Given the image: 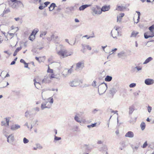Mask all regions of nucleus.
I'll return each instance as SVG.
<instances>
[{
  "instance_id": "nucleus-34",
  "label": "nucleus",
  "mask_w": 154,
  "mask_h": 154,
  "mask_svg": "<svg viewBox=\"0 0 154 154\" xmlns=\"http://www.w3.org/2000/svg\"><path fill=\"white\" fill-rule=\"evenodd\" d=\"M47 33V32L46 31H42L41 32V33L40 35V37H42L43 36L45 35Z\"/></svg>"
},
{
  "instance_id": "nucleus-58",
  "label": "nucleus",
  "mask_w": 154,
  "mask_h": 154,
  "mask_svg": "<svg viewBox=\"0 0 154 154\" xmlns=\"http://www.w3.org/2000/svg\"><path fill=\"white\" fill-rule=\"evenodd\" d=\"M97 143L98 144H102L103 143V142L101 140H98Z\"/></svg>"
},
{
  "instance_id": "nucleus-28",
  "label": "nucleus",
  "mask_w": 154,
  "mask_h": 154,
  "mask_svg": "<svg viewBox=\"0 0 154 154\" xmlns=\"http://www.w3.org/2000/svg\"><path fill=\"white\" fill-rule=\"evenodd\" d=\"M145 127L146 125L145 123L143 122H142L140 125V127L141 128V130L142 131L143 130L145 129Z\"/></svg>"
},
{
  "instance_id": "nucleus-22",
  "label": "nucleus",
  "mask_w": 154,
  "mask_h": 154,
  "mask_svg": "<svg viewBox=\"0 0 154 154\" xmlns=\"http://www.w3.org/2000/svg\"><path fill=\"white\" fill-rule=\"evenodd\" d=\"M50 82L48 77H45L42 80V83H49Z\"/></svg>"
},
{
  "instance_id": "nucleus-42",
  "label": "nucleus",
  "mask_w": 154,
  "mask_h": 154,
  "mask_svg": "<svg viewBox=\"0 0 154 154\" xmlns=\"http://www.w3.org/2000/svg\"><path fill=\"white\" fill-rule=\"evenodd\" d=\"M29 140L28 139H26V137H24L23 139V142L24 143L26 144L28 143Z\"/></svg>"
},
{
  "instance_id": "nucleus-50",
  "label": "nucleus",
  "mask_w": 154,
  "mask_h": 154,
  "mask_svg": "<svg viewBox=\"0 0 154 154\" xmlns=\"http://www.w3.org/2000/svg\"><path fill=\"white\" fill-rule=\"evenodd\" d=\"M147 145H148V144H147V141H146L143 144V146L142 147L143 148H146L147 146Z\"/></svg>"
},
{
  "instance_id": "nucleus-8",
  "label": "nucleus",
  "mask_w": 154,
  "mask_h": 154,
  "mask_svg": "<svg viewBox=\"0 0 154 154\" xmlns=\"http://www.w3.org/2000/svg\"><path fill=\"white\" fill-rule=\"evenodd\" d=\"M144 38L147 39L150 37H152L154 36V32H147L144 34Z\"/></svg>"
},
{
  "instance_id": "nucleus-35",
  "label": "nucleus",
  "mask_w": 154,
  "mask_h": 154,
  "mask_svg": "<svg viewBox=\"0 0 154 154\" xmlns=\"http://www.w3.org/2000/svg\"><path fill=\"white\" fill-rule=\"evenodd\" d=\"M136 12L137 14L138 17V18L137 19V22H135V23H137L139 22V20H140V12H139V11H136Z\"/></svg>"
},
{
  "instance_id": "nucleus-36",
  "label": "nucleus",
  "mask_w": 154,
  "mask_h": 154,
  "mask_svg": "<svg viewBox=\"0 0 154 154\" xmlns=\"http://www.w3.org/2000/svg\"><path fill=\"white\" fill-rule=\"evenodd\" d=\"M61 139V138L60 137H58L55 135L54 136V142H55V141L59 140Z\"/></svg>"
},
{
  "instance_id": "nucleus-11",
  "label": "nucleus",
  "mask_w": 154,
  "mask_h": 154,
  "mask_svg": "<svg viewBox=\"0 0 154 154\" xmlns=\"http://www.w3.org/2000/svg\"><path fill=\"white\" fill-rule=\"evenodd\" d=\"M144 82L147 85H150L154 83V81L152 79H148L145 80Z\"/></svg>"
},
{
  "instance_id": "nucleus-5",
  "label": "nucleus",
  "mask_w": 154,
  "mask_h": 154,
  "mask_svg": "<svg viewBox=\"0 0 154 154\" xmlns=\"http://www.w3.org/2000/svg\"><path fill=\"white\" fill-rule=\"evenodd\" d=\"M57 54L61 57L63 58L67 56V51L64 49H61L60 51L57 52Z\"/></svg>"
},
{
  "instance_id": "nucleus-61",
  "label": "nucleus",
  "mask_w": 154,
  "mask_h": 154,
  "mask_svg": "<svg viewBox=\"0 0 154 154\" xmlns=\"http://www.w3.org/2000/svg\"><path fill=\"white\" fill-rule=\"evenodd\" d=\"M44 7H43V6L41 5L39 6V9L40 10H42L43 9Z\"/></svg>"
},
{
  "instance_id": "nucleus-63",
  "label": "nucleus",
  "mask_w": 154,
  "mask_h": 154,
  "mask_svg": "<svg viewBox=\"0 0 154 154\" xmlns=\"http://www.w3.org/2000/svg\"><path fill=\"white\" fill-rule=\"evenodd\" d=\"M115 133L116 135H118L119 134V130H116V132Z\"/></svg>"
},
{
  "instance_id": "nucleus-17",
  "label": "nucleus",
  "mask_w": 154,
  "mask_h": 154,
  "mask_svg": "<svg viewBox=\"0 0 154 154\" xmlns=\"http://www.w3.org/2000/svg\"><path fill=\"white\" fill-rule=\"evenodd\" d=\"M110 9L109 6L105 5L102 8L100 11H108Z\"/></svg>"
},
{
  "instance_id": "nucleus-56",
  "label": "nucleus",
  "mask_w": 154,
  "mask_h": 154,
  "mask_svg": "<svg viewBox=\"0 0 154 154\" xmlns=\"http://www.w3.org/2000/svg\"><path fill=\"white\" fill-rule=\"evenodd\" d=\"M84 148H85L86 150H87L88 149V146L87 145H85L84 146Z\"/></svg>"
},
{
  "instance_id": "nucleus-37",
  "label": "nucleus",
  "mask_w": 154,
  "mask_h": 154,
  "mask_svg": "<svg viewBox=\"0 0 154 154\" xmlns=\"http://www.w3.org/2000/svg\"><path fill=\"white\" fill-rule=\"evenodd\" d=\"M17 5H19L21 7H22L23 8L24 7V5L22 3V2L20 1H17Z\"/></svg>"
},
{
  "instance_id": "nucleus-1",
  "label": "nucleus",
  "mask_w": 154,
  "mask_h": 154,
  "mask_svg": "<svg viewBox=\"0 0 154 154\" xmlns=\"http://www.w3.org/2000/svg\"><path fill=\"white\" fill-rule=\"evenodd\" d=\"M45 101L43 102L41 105V109L43 110L45 108H50L54 102L53 98L49 97L47 99H44Z\"/></svg>"
},
{
  "instance_id": "nucleus-40",
  "label": "nucleus",
  "mask_w": 154,
  "mask_h": 154,
  "mask_svg": "<svg viewBox=\"0 0 154 154\" xmlns=\"http://www.w3.org/2000/svg\"><path fill=\"white\" fill-rule=\"evenodd\" d=\"M149 29L150 32H153L154 29V25H152L149 28Z\"/></svg>"
},
{
  "instance_id": "nucleus-51",
  "label": "nucleus",
  "mask_w": 154,
  "mask_h": 154,
  "mask_svg": "<svg viewBox=\"0 0 154 154\" xmlns=\"http://www.w3.org/2000/svg\"><path fill=\"white\" fill-rule=\"evenodd\" d=\"M33 110L37 112H38L39 111V108L38 107H36L33 109Z\"/></svg>"
},
{
  "instance_id": "nucleus-41",
  "label": "nucleus",
  "mask_w": 154,
  "mask_h": 154,
  "mask_svg": "<svg viewBox=\"0 0 154 154\" xmlns=\"http://www.w3.org/2000/svg\"><path fill=\"white\" fill-rule=\"evenodd\" d=\"M24 126H26L27 127V128L29 129L30 128V129H31L33 127L32 125V124L31 125V127H29V125H28V122H26L25 125H24Z\"/></svg>"
},
{
  "instance_id": "nucleus-4",
  "label": "nucleus",
  "mask_w": 154,
  "mask_h": 154,
  "mask_svg": "<svg viewBox=\"0 0 154 154\" xmlns=\"http://www.w3.org/2000/svg\"><path fill=\"white\" fill-rule=\"evenodd\" d=\"M80 82L81 83H82V81L78 79H75L70 82L69 84L71 87H76L79 85Z\"/></svg>"
},
{
  "instance_id": "nucleus-64",
  "label": "nucleus",
  "mask_w": 154,
  "mask_h": 154,
  "mask_svg": "<svg viewBox=\"0 0 154 154\" xmlns=\"http://www.w3.org/2000/svg\"><path fill=\"white\" fill-rule=\"evenodd\" d=\"M114 28L115 29L114 30H116L118 31V30L119 29V27H115Z\"/></svg>"
},
{
  "instance_id": "nucleus-25",
  "label": "nucleus",
  "mask_w": 154,
  "mask_h": 154,
  "mask_svg": "<svg viewBox=\"0 0 154 154\" xmlns=\"http://www.w3.org/2000/svg\"><path fill=\"white\" fill-rule=\"evenodd\" d=\"M112 79V77L111 76L107 75L105 78V81L106 82H110Z\"/></svg>"
},
{
  "instance_id": "nucleus-23",
  "label": "nucleus",
  "mask_w": 154,
  "mask_h": 154,
  "mask_svg": "<svg viewBox=\"0 0 154 154\" xmlns=\"http://www.w3.org/2000/svg\"><path fill=\"white\" fill-rule=\"evenodd\" d=\"M22 49V48L21 47H19L17 48L15 51L14 52L13 54V56H16L17 54V53L20 50Z\"/></svg>"
},
{
  "instance_id": "nucleus-12",
  "label": "nucleus",
  "mask_w": 154,
  "mask_h": 154,
  "mask_svg": "<svg viewBox=\"0 0 154 154\" xmlns=\"http://www.w3.org/2000/svg\"><path fill=\"white\" fill-rule=\"evenodd\" d=\"M134 134L133 132L131 131L128 132L125 134V137H127L132 138L134 137Z\"/></svg>"
},
{
  "instance_id": "nucleus-55",
  "label": "nucleus",
  "mask_w": 154,
  "mask_h": 154,
  "mask_svg": "<svg viewBox=\"0 0 154 154\" xmlns=\"http://www.w3.org/2000/svg\"><path fill=\"white\" fill-rule=\"evenodd\" d=\"M20 62L21 63H23L24 64H26V62H25V61L23 59H21L20 60Z\"/></svg>"
},
{
  "instance_id": "nucleus-19",
  "label": "nucleus",
  "mask_w": 154,
  "mask_h": 154,
  "mask_svg": "<svg viewBox=\"0 0 154 154\" xmlns=\"http://www.w3.org/2000/svg\"><path fill=\"white\" fill-rule=\"evenodd\" d=\"M56 7L55 4L54 3H52L50 5V7H49V11H52L54 8Z\"/></svg>"
},
{
  "instance_id": "nucleus-60",
  "label": "nucleus",
  "mask_w": 154,
  "mask_h": 154,
  "mask_svg": "<svg viewBox=\"0 0 154 154\" xmlns=\"http://www.w3.org/2000/svg\"><path fill=\"white\" fill-rule=\"evenodd\" d=\"M117 112H118V111L116 110V111L112 110L111 111V112L113 113H116L117 114V115H118V113H117Z\"/></svg>"
},
{
  "instance_id": "nucleus-46",
  "label": "nucleus",
  "mask_w": 154,
  "mask_h": 154,
  "mask_svg": "<svg viewBox=\"0 0 154 154\" xmlns=\"http://www.w3.org/2000/svg\"><path fill=\"white\" fill-rule=\"evenodd\" d=\"M5 119H6V124H7V126H8L10 119H9V118H5Z\"/></svg>"
},
{
  "instance_id": "nucleus-62",
  "label": "nucleus",
  "mask_w": 154,
  "mask_h": 154,
  "mask_svg": "<svg viewBox=\"0 0 154 154\" xmlns=\"http://www.w3.org/2000/svg\"><path fill=\"white\" fill-rule=\"evenodd\" d=\"M4 52L8 54V55H9L11 54V53H9L8 52V51H4Z\"/></svg>"
},
{
  "instance_id": "nucleus-6",
  "label": "nucleus",
  "mask_w": 154,
  "mask_h": 154,
  "mask_svg": "<svg viewBox=\"0 0 154 154\" xmlns=\"http://www.w3.org/2000/svg\"><path fill=\"white\" fill-rule=\"evenodd\" d=\"M84 67V63L83 61H79L76 64L75 70H78L80 69H82Z\"/></svg>"
},
{
  "instance_id": "nucleus-10",
  "label": "nucleus",
  "mask_w": 154,
  "mask_h": 154,
  "mask_svg": "<svg viewBox=\"0 0 154 154\" xmlns=\"http://www.w3.org/2000/svg\"><path fill=\"white\" fill-rule=\"evenodd\" d=\"M111 35L114 38L117 39V37L119 35V32L116 30H112L111 32Z\"/></svg>"
},
{
  "instance_id": "nucleus-14",
  "label": "nucleus",
  "mask_w": 154,
  "mask_h": 154,
  "mask_svg": "<svg viewBox=\"0 0 154 154\" xmlns=\"http://www.w3.org/2000/svg\"><path fill=\"white\" fill-rule=\"evenodd\" d=\"M20 128V125L17 124H15L11 125V129L12 130H16Z\"/></svg>"
},
{
  "instance_id": "nucleus-30",
  "label": "nucleus",
  "mask_w": 154,
  "mask_h": 154,
  "mask_svg": "<svg viewBox=\"0 0 154 154\" xmlns=\"http://www.w3.org/2000/svg\"><path fill=\"white\" fill-rule=\"evenodd\" d=\"M83 48L85 49L86 48L88 50H91V47L89 45H83Z\"/></svg>"
},
{
  "instance_id": "nucleus-48",
  "label": "nucleus",
  "mask_w": 154,
  "mask_h": 154,
  "mask_svg": "<svg viewBox=\"0 0 154 154\" xmlns=\"http://www.w3.org/2000/svg\"><path fill=\"white\" fill-rule=\"evenodd\" d=\"M38 30H34V31L32 32V34H31V36L33 35V34H35V35L38 32Z\"/></svg>"
},
{
  "instance_id": "nucleus-21",
  "label": "nucleus",
  "mask_w": 154,
  "mask_h": 154,
  "mask_svg": "<svg viewBox=\"0 0 154 154\" xmlns=\"http://www.w3.org/2000/svg\"><path fill=\"white\" fill-rule=\"evenodd\" d=\"M34 84L36 88L37 89H38L39 88H40V84L38 82H37L35 79H34Z\"/></svg>"
},
{
  "instance_id": "nucleus-29",
  "label": "nucleus",
  "mask_w": 154,
  "mask_h": 154,
  "mask_svg": "<svg viewBox=\"0 0 154 154\" xmlns=\"http://www.w3.org/2000/svg\"><path fill=\"white\" fill-rule=\"evenodd\" d=\"M134 110V108L133 106H131L129 108V114H131Z\"/></svg>"
},
{
  "instance_id": "nucleus-49",
  "label": "nucleus",
  "mask_w": 154,
  "mask_h": 154,
  "mask_svg": "<svg viewBox=\"0 0 154 154\" xmlns=\"http://www.w3.org/2000/svg\"><path fill=\"white\" fill-rule=\"evenodd\" d=\"M152 109V108L151 106H148V111L149 112V113H150Z\"/></svg>"
},
{
  "instance_id": "nucleus-45",
  "label": "nucleus",
  "mask_w": 154,
  "mask_h": 154,
  "mask_svg": "<svg viewBox=\"0 0 154 154\" xmlns=\"http://www.w3.org/2000/svg\"><path fill=\"white\" fill-rule=\"evenodd\" d=\"M136 86V84L135 83H132L129 85V87L130 88H134Z\"/></svg>"
},
{
  "instance_id": "nucleus-16",
  "label": "nucleus",
  "mask_w": 154,
  "mask_h": 154,
  "mask_svg": "<svg viewBox=\"0 0 154 154\" xmlns=\"http://www.w3.org/2000/svg\"><path fill=\"white\" fill-rule=\"evenodd\" d=\"M13 2H11L10 1L8 2V4L9 6L11 7L12 8H16L17 5V2L13 3Z\"/></svg>"
},
{
  "instance_id": "nucleus-54",
  "label": "nucleus",
  "mask_w": 154,
  "mask_h": 154,
  "mask_svg": "<svg viewBox=\"0 0 154 154\" xmlns=\"http://www.w3.org/2000/svg\"><path fill=\"white\" fill-rule=\"evenodd\" d=\"M54 74H53V73L51 74L50 75H49V76H50V79L54 78Z\"/></svg>"
},
{
  "instance_id": "nucleus-27",
  "label": "nucleus",
  "mask_w": 154,
  "mask_h": 154,
  "mask_svg": "<svg viewBox=\"0 0 154 154\" xmlns=\"http://www.w3.org/2000/svg\"><path fill=\"white\" fill-rule=\"evenodd\" d=\"M117 91L116 89L114 88H111L109 91L110 93L112 94H114Z\"/></svg>"
},
{
  "instance_id": "nucleus-32",
  "label": "nucleus",
  "mask_w": 154,
  "mask_h": 154,
  "mask_svg": "<svg viewBox=\"0 0 154 154\" xmlns=\"http://www.w3.org/2000/svg\"><path fill=\"white\" fill-rule=\"evenodd\" d=\"M138 32H135L133 31L131 33V37H136V36L138 34Z\"/></svg>"
},
{
  "instance_id": "nucleus-38",
  "label": "nucleus",
  "mask_w": 154,
  "mask_h": 154,
  "mask_svg": "<svg viewBox=\"0 0 154 154\" xmlns=\"http://www.w3.org/2000/svg\"><path fill=\"white\" fill-rule=\"evenodd\" d=\"M117 50V48H115L114 49H112V50L111 51L109 52V54L110 55H112L113 54L114 52H115Z\"/></svg>"
},
{
  "instance_id": "nucleus-26",
  "label": "nucleus",
  "mask_w": 154,
  "mask_h": 154,
  "mask_svg": "<svg viewBox=\"0 0 154 154\" xmlns=\"http://www.w3.org/2000/svg\"><path fill=\"white\" fill-rule=\"evenodd\" d=\"M126 8L123 6H117L116 10L118 11H122L125 9Z\"/></svg>"
},
{
  "instance_id": "nucleus-33",
  "label": "nucleus",
  "mask_w": 154,
  "mask_h": 154,
  "mask_svg": "<svg viewBox=\"0 0 154 154\" xmlns=\"http://www.w3.org/2000/svg\"><path fill=\"white\" fill-rule=\"evenodd\" d=\"M35 145L36 146L37 148H38L40 149L43 148L42 146L39 143H36L35 144Z\"/></svg>"
},
{
  "instance_id": "nucleus-43",
  "label": "nucleus",
  "mask_w": 154,
  "mask_h": 154,
  "mask_svg": "<svg viewBox=\"0 0 154 154\" xmlns=\"http://www.w3.org/2000/svg\"><path fill=\"white\" fill-rule=\"evenodd\" d=\"M75 120L78 122H81L79 118L77 116H75L74 118Z\"/></svg>"
},
{
  "instance_id": "nucleus-15",
  "label": "nucleus",
  "mask_w": 154,
  "mask_h": 154,
  "mask_svg": "<svg viewBox=\"0 0 154 154\" xmlns=\"http://www.w3.org/2000/svg\"><path fill=\"white\" fill-rule=\"evenodd\" d=\"M91 6V5H82L79 8V10L80 11H84L86 8Z\"/></svg>"
},
{
  "instance_id": "nucleus-2",
  "label": "nucleus",
  "mask_w": 154,
  "mask_h": 154,
  "mask_svg": "<svg viewBox=\"0 0 154 154\" xmlns=\"http://www.w3.org/2000/svg\"><path fill=\"white\" fill-rule=\"evenodd\" d=\"M107 88V85L106 84L103 82L100 85L98 86V92L100 95H102L105 92Z\"/></svg>"
},
{
  "instance_id": "nucleus-53",
  "label": "nucleus",
  "mask_w": 154,
  "mask_h": 154,
  "mask_svg": "<svg viewBox=\"0 0 154 154\" xmlns=\"http://www.w3.org/2000/svg\"><path fill=\"white\" fill-rule=\"evenodd\" d=\"M96 81H94L93 83H92V86L94 87H95L97 86L96 84Z\"/></svg>"
},
{
  "instance_id": "nucleus-44",
  "label": "nucleus",
  "mask_w": 154,
  "mask_h": 154,
  "mask_svg": "<svg viewBox=\"0 0 154 154\" xmlns=\"http://www.w3.org/2000/svg\"><path fill=\"white\" fill-rule=\"evenodd\" d=\"M73 67V66H72L71 67V68H70L68 70V74H71L72 72H73V69H72Z\"/></svg>"
},
{
  "instance_id": "nucleus-9",
  "label": "nucleus",
  "mask_w": 154,
  "mask_h": 154,
  "mask_svg": "<svg viewBox=\"0 0 154 154\" xmlns=\"http://www.w3.org/2000/svg\"><path fill=\"white\" fill-rule=\"evenodd\" d=\"M119 58L125 59L127 57V55L125 51H122L118 53L117 54Z\"/></svg>"
},
{
  "instance_id": "nucleus-24",
  "label": "nucleus",
  "mask_w": 154,
  "mask_h": 154,
  "mask_svg": "<svg viewBox=\"0 0 154 154\" xmlns=\"http://www.w3.org/2000/svg\"><path fill=\"white\" fill-rule=\"evenodd\" d=\"M131 147L133 151H135V150H137L138 149L139 147V145H137L135 146H134L133 145H131Z\"/></svg>"
},
{
  "instance_id": "nucleus-18",
  "label": "nucleus",
  "mask_w": 154,
  "mask_h": 154,
  "mask_svg": "<svg viewBox=\"0 0 154 154\" xmlns=\"http://www.w3.org/2000/svg\"><path fill=\"white\" fill-rule=\"evenodd\" d=\"M10 11V9L9 8L5 9L4 11H3L2 14H1L2 17H3L4 15L5 14H7L9 13Z\"/></svg>"
},
{
  "instance_id": "nucleus-7",
  "label": "nucleus",
  "mask_w": 154,
  "mask_h": 154,
  "mask_svg": "<svg viewBox=\"0 0 154 154\" xmlns=\"http://www.w3.org/2000/svg\"><path fill=\"white\" fill-rule=\"evenodd\" d=\"M7 141L11 144H12L14 140V138L13 134H11L7 137Z\"/></svg>"
},
{
  "instance_id": "nucleus-47",
  "label": "nucleus",
  "mask_w": 154,
  "mask_h": 154,
  "mask_svg": "<svg viewBox=\"0 0 154 154\" xmlns=\"http://www.w3.org/2000/svg\"><path fill=\"white\" fill-rule=\"evenodd\" d=\"M47 72H50L53 73L54 72L53 70L52 69H51L49 68V67H48V69L47 70Z\"/></svg>"
},
{
  "instance_id": "nucleus-52",
  "label": "nucleus",
  "mask_w": 154,
  "mask_h": 154,
  "mask_svg": "<svg viewBox=\"0 0 154 154\" xmlns=\"http://www.w3.org/2000/svg\"><path fill=\"white\" fill-rule=\"evenodd\" d=\"M50 3V2H46L44 3L45 6L44 7H45Z\"/></svg>"
},
{
  "instance_id": "nucleus-59",
  "label": "nucleus",
  "mask_w": 154,
  "mask_h": 154,
  "mask_svg": "<svg viewBox=\"0 0 154 154\" xmlns=\"http://www.w3.org/2000/svg\"><path fill=\"white\" fill-rule=\"evenodd\" d=\"M98 111V110L97 109H94L93 111V112L94 113H96L97 111Z\"/></svg>"
},
{
  "instance_id": "nucleus-3",
  "label": "nucleus",
  "mask_w": 154,
  "mask_h": 154,
  "mask_svg": "<svg viewBox=\"0 0 154 154\" xmlns=\"http://www.w3.org/2000/svg\"><path fill=\"white\" fill-rule=\"evenodd\" d=\"M91 13L92 15L95 16L97 15H99L101 14V11L98 9L97 6H94L91 8Z\"/></svg>"
},
{
  "instance_id": "nucleus-20",
  "label": "nucleus",
  "mask_w": 154,
  "mask_h": 154,
  "mask_svg": "<svg viewBox=\"0 0 154 154\" xmlns=\"http://www.w3.org/2000/svg\"><path fill=\"white\" fill-rule=\"evenodd\" d=\"M153 59V58L151 57H149L146 59L144 62L143 63V64H145L150 62L152 61Z\"/></svg>"
},
{
  "instance_id": "nucleus-39",
  "label": "nucleus",
  "mask_w": 154,
  "mask_h": 154,
  "mask_svg": "<svg viewBox=\"0 0 154 154\" xmlns=\"http://www.w3.org/2000/svg\"><path fill=\"white\" fill-rule=\"evenodd\" d=\"M134 69H136L137 71H139L142 69V67L140 66H136L134 67Z\"/></svg>"
},
{
  "instance_id": "nucleus-57",
  "label": "nucleus",
  "mask_w": 154,
  "mask_h": 154,
  "mask_svg": "<svg viewBox=\"0 0 154 154\" xmlns=\"http://www.w3.org/2000/svg\"><path fill=\"white\" fill-rule=\"evenodd\" d=\"M5 121H3L1 122V125L2 126H3L5 125Z\"/></svg>"
},
{
  "instance_id": "nucleus-13",
  "label": "nucleus",
  "mask_w": 154,
  "mask_h": 154,
  "mask_svg": "<svg viewBox=\"0 0 154 154\" xmlns=\"http://www.w3.org/2000/svg\"><path fill=\"white\" fill-rule=\"evenodd\" d=\"M124 13H121L117 16V22L118 23H120L122 21V18L124 16Z\"/></svg>"
},
{
  "instance_id": "nucleus-31",
  "label": "nucleus",
  "mask_w": 154,
  "mask_h": 154,
  "mask_svg": "<svg viewBox=\"0 0 154 154\" xmlns=\"http://www.w3.org/2000/svg\"><path fill=\"white\" fill-rule=\"evenodd\" d=\"M31 112L30 111H26L25 113V116L27 118L28 117L30 116V113Z\"/></svg>"
}]
</instances>
